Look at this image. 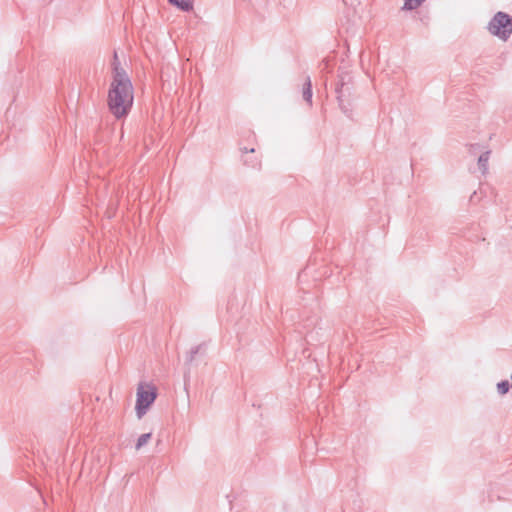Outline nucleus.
Returning <instances> with one entry per match:
<instances>
[{"label": "nucleus", "mask_w": 512, "mask_h": 512, "mask_svg": "<svg viewBox=\"0 0 512 512\" xmlns=\"http://www.w3.org/2000/svg\"><path fill=\"white\" fill-rule=\"evenodd\" d=\"M113 77L108 91V107L110 112L120 119L125 117L132 108L134 90L130 78L121 67L117 52L113 56Z\"/></svg>", "instance_id": "obj_1"}, {"label": "nucleus", "mask_w": 512, "mask_h": 512, "mask_svg": "<svg viewBox=\"0 0 512 512\" xmlns=\"http://www.w3.org/2000/svg\"><path fill=\"white\" fill-rule=\"evenodd\" d=\"M487 29L492 35L506 41L512 34V17L499 11L489 21Z\"/></svg>", "instance_id": "obj_2"}, {"label": "nucleus", "mask_w": 512, "mask_h": 512, "mask_svg": "<svg viewBox=\"0 0 512 512\" xmlns=\"http://www.w3.org/2000/svg\"><path fill=\"white\" fill-rule=\"evenodd\" d=\"M157 396L156 388L152 385L144 386L140 384L137 388L136 414L138 418H142L149 406L155 401Z\"/></svg>", "instance_id": "obj_3"}, {"label": "nucleus", "mask_w": 512, "mask_h": 512, "mask_svg": "<svg viewBox=\"0 0 512 512\" xmlns=\"http://www.w3.org/2000/svg\"><path fill=\"white\" fill-rule=\"evenodd\" d=\"M303 99L311 106L312 105V82L308 76L305 80L302 90Z\"/></svg>", "instance_id": "obj_4"}, {"label": "nucleus", "mask_w": 512, "mask_h": 512, "mask_svg": "<svg viewBox=\"0 0 512 512\" xmlns=\"http://www.w3.org/2000/svg\"><path fill=\"white\" fill-rule=\"evenodd\" d=\"M490 158V151H485L478 158V166L482 174H486L488 171V161Z\"/></svg>", "instance_id": "obj_5"}, {"label": "nucleus", "mask_w": 512, "mask_h": 512, "mask_svg": "<svg viewBox=\"0 0 512 512\" xmlns=\"http://www.w3.org/2000/svg\"><path fill=\"white\" fill-rule=\"evenodd\" d=\"M169 2L185 12L193 9V2L191 0H169Z\"/></svg>", "instance_id": "obj_6"}, {"label": "nucleus", "mask_w": 512, "mask_h": 512, "mask_svg": "<svg viewBox=\"0 0 512 512\" xmlns=\"http://www.w3.org/2000/svg\"><path fill=\"white\" fill-rule=\"evenodd\" d=\"M425 0H405L402 7L403 10L412 11L422 5Z\"/></svg>", "instance_id": "obj_7"}, {"label": "nucleus", "mask_w": 512, "mask_h": 512, "mask_svg": "<svg viewBox=\"0 0 512 512\" xmlns=\"http://www.w3.org/2000/svg\"><path fill=\"white\" fill-rule=\"evenodd\" d=\"M151 438V433H145V434H142L137 442H136V449L139 450L140 448H142L144 445H146L148 443V441L150 440Z\"/></svg>", "instance_id": "obj_8"}, {"label": "nucleus", "mask_w": 512, "mask_h": 512, "mask_svg": "<svg viewBox=\"0 0 512 512\" xmlns=\"http://www.w3.org/2000/svg\"><path fill=\"white\" fill-rule=\"evenodd\" d=\"M343 86L344 84L342 83L340 85V87H337L336 88V93H337V99L339 101V106L340 108L343 110L344 113H347L348 112V109L346 108V106L344 105L343 103V99H342V91H343Z\"/></svg>", "instance_id": "obj_9"}, {"label": "nucleus", "mask_w": 512, "mask_h": 512, "mask_svg": "<svg viewBox=\"0 0 512 512\" xmlns=\"http://www.w3.org/2000/svg\"><path fill=\"white\" fill-rule=\"evenodd\" d=\"M497 389H498L499 394L504 395L509 391L510 384L507 380L502 381V382L498 383Z\"/></svg>", "instance_id": "obj_10"}, {"label": "nucleus", "mask_w": 512, "mask_h": 512, "mask_svg": "<svg viewBox=\"0 0 512 512\" xmlns=\"http://www.w3.org/2000/svg\"><path fill=\"white\" fill-rule=\"evenodd\" d=\"M199 349H200V346H195V347H192V348L190 349V351H189V352H188V354H187V362H188V363H191V362L194 360L195 356H196V355L198 354V352H199Z\"/></svg>", "instance_id": "obj_11"}, {"label": "nucleus", "mask_w": 512, "mask_h": 512, "mask_svg": "<svg viewBox=\"0 0 512 512\" xmlns=\"http://www.w3.org/2000/svg\"><path fill=\"white\" fill-rule=\"evenodd\" d=\"M248 151H250V152H254V149H250V150H248L247 148H244V152H245V153H247Z\"/></svg>", "instance_id": "obj_12"}]
</instances>
